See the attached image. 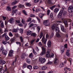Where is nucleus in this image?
<instances>
[{
  "label": "nucleus",
  "instance_id": "338daca9",
  "mask_svg": "<svg viewBox=\"0 0 73 73\" xmlns=\"http://www.w3.org/2000/svg\"><path fill=\"white\" fill-rule=\"evenodd\" d=\"M40 11H41V9H37L36 10L35 12H40Z\"/></svg>",
  "mask_w": 73,
  "mask_h": 73
},
{
  "label": "nucleus",
  "instance_id": "f704fd0d",
  "mask_svg": "<svg viewBox=\"0 0 73 73\" xmlns=\"http://www.w3.org/2000/svg\"><path fill=\"white\" fill-rule=\"evenodd\" d=\"M64 66V63H62L60 64L59 66V67L60 68H62V67H63Z\"/></svg>",
  "mask_w": 73,
  "mask_h": 73
},
{
  "label": "nucleus",
  "instance_id": "a878e982",
  "mask_svg": "<svg viewBox=\"0 0 73 73\" xmlns=\"http://www.w3.org/2000/svg\"><path fill=\"white\" fill-rule=\"evenodd\" d=\"M33 53H30L29 55V57L30 58H33Z\"/></svg>",
  "mask_w": 73,
  "mask_h": 73
},
{
  "label": "nucleus",
  "instance_id": "9b49d317",
  "mask_svg": "<svg viewBox=\"0 0 73 73\" xmlns=\"http://www.w3.org/2000/svg\"><path fill=\"white\" fill-rule=\"evenodd\" d=\"M61 30L64 32H66V30L64 28L63 26H61Z\"/></svg>",
  "mask_w": 73,
  "mask_h": 73
},
{
  "label": "nucleus",
  "instance_id": "774afa93",
  "mask_svg": "<svg viewBox=\"0 0 73 73\" xmlns=\"http://www.w3.org/2000/svg\"><path fill=\"white\" fill-rule=\"evenodd\" d=\"M71 42L72 44L73 43V38H72L70 39Z\"/></svg>",
  "mask_w": 73,
  "mask_h": 73
},
{
  "label": "nucleus",
  "instance_id": "f8f14e48",
  "mask_svg": "<svg viewBox=\"0 0 73 73\" xmlns=\"http://www.w3.org/2000/svg\"><path fill=\"white\" fill-rule=\"evenodd\" d=\"M14 19L11 18L9 20V21L10 22V23L11 24H13L14 22Z\"/></svg>",
  "mask_w": 73,
  "mask_h": 73
},
{
  "label": "nucleus",
  "instance_id": "39448f33",
  "mask_svg": "<svg viewBox=\"0 0 73 73\" xmlns=\"http://www.w3.org/2000/svg\"><path fill=\"white\" fill-rule=\"evenodd\" d=\"M43 24L45 26H49L50 25L49 21L48 20H46L44 21Z\"/></svg>",
  "mask_w": 73,
  "mask_h": 73
},
{
  "label": "nucleus",
  "instance_id": "bf43d9fd",
  "mask_svg": "<svg viewBox=\"0 0 73 73\" xmlns=\"http://www.w3.org/2000/svg\"><path fill=\"white\" fill-rule=\"evenodd\" d=\"M9 35L10 37H12L13 36V34H12L11 32L9 33Z\"/></svg>",
  "mask_w": 73,
  "mask_h": 73
},
{
  "label": "nucleus",
  "instance_id": "37998d69",
  "mask_svg": "<svg viewBox=\"0 0 73 73\" xmlns=\"http://www.w3.org/2000/svg\"><path fill=\"white\" fill-rule=\"evenodd\" d=\"M48 64H50V65H52V64H53V62H51L50 61H48L47 63V65H48Z\"/></svg>",
  "mask_w": 73,
  "mask_h": 73
},
{
  "label": "nucleus",
  "instance_id": "393cba45",
  "mask_svg": "<svg viewBox=\"0 0 73 73\" xmlns=\"http://www.w3.org/2000/svg\"><path fill=\"white\" fill-rule=\"evenodd\" d=\"M36 39H33L31 40V45H32L33 42H35V41H36Z\"/></svg>",
  "mask_w": 73,
  "mask_h": 73
},
{
  "label": "nucleus",
  "instance_id": "a211bd4d",
  "mask_svg": "<svg viewBox=\"0 0 73 73\" xmlns=\"http://www.w3.org/2000/svg\"><path fill=\"white\" fill-rule=\"evenodd\" d=\"M51 41L50 40H48V47H50V46H51Z\"/></svg>",
  "mask_w": 73,
  "mask_h": 73
},
{
  "label": "nucleus",
  "instance_id": "4d7b16f0",
  "mask_svg": "<svg viewBox=\"0 0 73 73\" xmlns=\"http://www.w3.org/2000/svg\"><path fill=\"white\" fill-rule=\"evenodd\" d=\"M50 10H48L47 11V15H49V14L50 13Z\"/></svg>",
  "mask_w": 73,
  "mask_h": 73
},
{
  "label": "nucleus",
  "instance_id": "c03bdc74",
  "mask_svg": "<svg viewBox=\"0 0 73 73\" xmlns=\"http://www.w3.org/2000/svg\"><path fill=\"white\" fill-rule=\"evenodd\" d=\"M55 7H56V5H55L51 7H50V9H51V10H52V11H53V10L54 8Z\"/></svg>",
  "mask_w": 73,
  "mask_h": 73
},
{
  "label": "nucleus",
  "instance_id": "e433bc0d",
  "mask_svg": "<svg viewBox=\"0 0 73 73\" xmlns=\"http://www.w3.org/2000/svg\"><path fill=\"white\" fill-rule=\"evenodd\" d=\"M62 21L63 23L64 24L68 23V21L64 19Z\"/></svg>",
  "mask_w": 73,
  "mask_h": 73
},
{
  "label": "nucleus",
  "instance_id": "c756f323",
  "mask_svg": "<svg viewBox=\"0 0 73 73\" xmlns=\"http://www.w3.org/2000/svg\"><path fill=\"white\" fill-rule=\"evenodd\" d=\"M63 11V16H65L66 15L67 13L66 11H64V10H62Z\"/></svg>",
  "mask_w": 73,
  "mask_h": 73
},
{
  "label": "nucleus",
  "instance_id": "6ab92c4d",
  "mask_svg": "<svg viewBox=\"0 0 73 73\" xmlns=\"http://www.w3.org/2000/svg\"><path fill=\"white\" fill-rule=\"evenodd\" d=\"M55 28H56V26L55 25V24H54L51 27V29L53 31H54Z\"/></svg>",
  "mask_w": 73,
  "mask_h": 73
},
{
  "label": "nucleus",
  "instance_id": "f03ea898",
  "mask_svg": "<svg viewBox=\"0 0 73 73\" xmlns=\"http://www.w3.org/2000/svg\"><path fill=\"white\" fill-rule=\"evenodd\" d=\"M41 48L42 51L40 53V54L41 56H43V55H44L46 53V50L43 46Z\"/></svg>",
  "mask_w": 73,
  "mask_h": 73
},
{
  "label": "nucleus",
  "instance_id": "680f3d73",
  "mask_svg": "<svg viewBox=\"0 0 73 73\" xmlns=\"http://www.w3.org/2000/svg\"><path fill=\"white\" fill-rule=\"evenodd\" d=\"M37 29H38V32H40V26H38Z\"/></svg>",
  "mask_w": 73,
  "mask_h": 73
},
{
  "label": "nucleus",
  "instance_id": "3c124183",
  "mask_svg": "<svg viewBox=\"0 0 73 73\" xmlns=\"http://www.w3.org/2000/svg\"><path fill=\"white\" fill-rule=\"evenodd\" d=\"M38 46H39L40 47H41L42 46V43H41V42H39V43L38 44Z\"/></svg>",
  "mask_w": 73,
  "mask_h": 73
},
{
  "label": "nucleus",
  "instance_id": "8fccbe9b",
  "mask_svg": "<svg viewBox=\"0 0 73 73\" xmlns=\"http://www.w3.org/2000/svg\"><path fill=\"white\" fill-rule=\"evenodd\" d=\"M14 41H15V39H14L13 38H12L11 39H10L11 43H13Z\"/></svg>",
  "mask_w": 73,
  "mask_h": 73
},
{
  "label": "nucleus",
  "instance_id": "412c9836",
  "mask_svg": "<svg viewBox=\"0 0 73 73\" xmlns=\"http://www.w3.org/2000/svg\"><path fill=\"white\" fill-rule=\"evenodd\" d=\"M7 42H7V40H4L2 42L3 44H4L5 45V44H7Z\"/></svg>",
  "mask_w": 73,
  "mask_h": 73
},
{
  "label": "nucleus",
  "instance_id": "cd10ccee",
  "mask_svg": "<svg viewBox=\"0 0 73 73\" xmlns=\"http://www.w3.org/2000/svg\"><path fill=\"white\" fill-rule=\"evenodd\" d=\"M6 9L7 10V11H11V8H10V7L9 6L7 7Z\"/></svg>",
  "mask_w": 73,
  "mask_h": 73
},
{
  "label": "nucleus",
  "instance_id": "2eb2a0df",
  "mask_svg": "<svg viewBox=\"0 0 73 73\" xmlns=\"http://www.w3.org/2000/svg\"><path fill=\"white\" fill-rule=\"evenodd\" d=\"M27 68L30 70H31L32 69V66L31 65H27Z\"/></svg>",
  "mask_w": 73,
  "mask_h": 73
},
{
  "label": "nucleus",
  "instance_id": "c9c22d12",
  "mask_svg": "<svg viewBox=\"0 0 73 73\" xmlns=\"http://www.w3.org/2000/svg\"><path fill=\"white\" fill-rule=\"evenodd\" d=\"M5 63H6L5 61H4V60H3L2 59L1 64L3 65V64H5Z\"/></svg>",
  "mask_w": 73,
  "mask_h": 73
},
{
  "label": "nucleus",
  "instance_id": "6e6d98bb",
  "mask_svg": "<svg viewBox=\"0 0 73 73\" xmlns=\"http://www.w3.org/2000/svg\"><path fill=\"white\" fill-rule=\"evenodd\" d=\"M20 38L21 40V42H23V37L22 36L20 37Z\"/></svg>",
  "mask_w": 73,
  "mask_h": 73
},
{
  "label": "nucleus",
  "instance_id": "49530a36",
  "mask_svg": "<svg viewBox=\"0 0 73 73\" xmlns=\"http://www.w3.org/2000/svg\"><path fill=\"white\" fill-rule=\"evenodd\" d=\"M15 21L16 24H20V21L19 20H16Z\"/></svg>",
  "mask_w": 73,
  "mask_h": 73
},
{
  "label": "nucleus",
  "instance_id": "aec40b11",
  "mask_svg": "<svg viewBox=\"0 0 73 73\" xmlns=\"http://www.w3.org/2000/svg\"><path fill=\"white\" fill-rule=\"evenodd\" d=\"M44 15V14H42V13H40L39 15V16L41 18V19H42V17Z\"/></svg>",
  "mask_w": 73,
  "mask_h": 73
},
{
  "label": "nucleus",
  "instance_id": "603ef678",
  "mask_svg": "<svg viewBox=\"0 0 73 73\" xmlns=\"http://www.w3.org/2000/svg\"><path fill=\"white\" fill-rule=\"evenodd\" d=\"M33 53L34 54H37V52L35 51V49H33Z\"/></svg>",
  "mask_w": 73,
  "mask_h": 73
},
{
  "label": "nucleus",
  "instance_id": "423d86ee",
  "mask_svg": "<svg viewBox=\"0 0 73 73\" xmlns=\"http://www.w3.org/2000/svg\"><path fill=\"white\" fill-rule=\"evenodd\" d=\"M47 41V38H46L45 39V36H43L42 38V41L43 43H44L45 45H46V43Z\"/></svg>",
  "mask_w": 73,
  "mask_h": 73
},
{
  "label": "nucleus",
  "instance_id": "dca6fc26",
  "mask_svg": "<svg viewBox=\"0 0 73 73\" xmlns=\"http://www.w3.org/2000/svg\"><path fill=\"white\" fill-rule=\"evenodd\" d=\"M27 66L28 65L27 64L24 63L22 66L23 68V69H24V68H27Z\"/></svg>",
  "mask_w": 73,
  "mask_h": 73
},
{
  "label": "nucleus",
  "instance_id": "4468645a",
  "mask_svg": "<svg viewBox=\"0 0 73 73\" xmlns=\"http://www.w3.org/2000/svg\"><path fill=\"white\" fill-rule=\"evenodd\" d=\"M32 33V31H31L29 30L27 32V35H28V36H29V35H31V34Z\"/></svg>",
  "mask_w": 73,
  "mask_h": 73
},
{
  "label": "nucleus",
  "instance_id": "0e129e2a",
  "mask_svg": "<svg viewBox=\"0 0 73 73\" xmlns=\"http://www.w3.org/2000/svg\"><path fill=\"white\" fill-rule=\"evenodd\" d=\"M66 69H67V70H70V69L68 68H67V67H65L64 69V70H65Z\"/></svg>",
  "mask_w": 73,
  "mask_h": 73
},
{
  "label": "nucleus",
  "instance_id": "7c9ffc66",
  "mask_svg": "<svg viewBox=\"0 0 73 73\" xmlns=\"http://www.w3.org/2000/svg\"><path fill=\"white\" fill-rule=\"evenodd\" d=\"M72 1V0H65L64 1L66 3H67L68 2H69V1ZM72 4H73V0H72Z\"/></svg>",
  "mask_w": 73,
  "mask_h": 73
},
{
  "label": "nucleus",
  "instance_id": "69168bd1",
  "mask_svg": "<svg viewBox=\"0 0 73 73\" xmlns=\"http://www.w3.org/2000/svg\"><path fill=\"white\" fill-rule=\"evenodd\" d=\"M53 36H54V33H51V35L50 36V38H51L52 37H53Z\"/></svg>",
  "mask_w": 73,
  "mask_h": 73
},
{
  "label": "nucleus",
  "instance_id": "ea45409f",
  "mask_svg": "<svg viewBox=\"0 0 73 73\" xmlns=\"http://www.w3.org/2000/svg\"><path fill=\"white\" fill-rule=\"evenodd\" d=\"M42 36H43V33L42 32L41 33L40 35L39 36L40 38H41L42 37Z\"/></svg>",
  "mask_w": 73,
  "mask_h": 73
},
{
  "label": "nucleus",
  "instance_id": "052dcab7",
  "mask_svg": "<svg viewBox=\"0 0 73 73\" xmlns=\"http://www.w3.org/2000/svg\"><path fill=\"white\" fill-rule=\"evenodd\" d=\"M19 8H23V7H24V6L21 4H20L19 5Z\"/></svg>",
  "mask_w": 73,
  "mask_h": 73
},
{
  "label": "nucleus",
  "instance_id": "473e14b6",
  "mask_svg": "<svg viewBox=\"0 0 73 73\" xmlns=\"http://www.w3.org/2000/svg\"><path fill=\"white\" fill-rule=\"evenodd\" d=\"M5 40H9V38L8 36L7 35L5 37Z\"/></svg>",
  "mask_w": 73,
  "mask_h": 73
},
{
  "label": "nucleus",
  "instance_id": "c85d7f7f",
  "mask_svg": "<svg viewBox=\"0 0 73 73\" xmlns=\"http://www.w3.org/2000/svg\"><path fill=\"white\" fill-rule=\"evenodd\" d=\"M7 2H3L1 3V6H4V5H5V4H7Z\"/></svg>",
  "mask_w": 73,
  "mask_h": 73
},
{
  "label": "nucleus",
  "instance_id": "5701e85b",
  "mask_svg": "<svg viewBox=\"0 0 73 73\" xmlns=\"http://www.w3.org/2000/svg\"><path fill=\"white\" fill-rule=\"evenodd\" d=\"M4 50V48L3 47H1L0 49V53Z\"/></svg>",
  "mask_w": 73,
  "mask_h": 73
},
{
  "label": "nucleus",
  "instance_id": "4be33fe9",
  "mask_svg": "<svg viewBox=\"0 0 73 73\" xmlns=\"http://www.w3.org/2000/svg\"><path fill=\"white\" fill-rule=\"evenodd\" d=\"M21 58L22 60H24L25 58V54H23L21 56Z\"/></svg>",
  "mask_w": 73,
  "mask_h": 73
},
{
  "label": "nucleus",
  "instance_id": "2f4dec72",
  "mask_svg": "<svg viewBox=\"0 0 73 73\" xmlns=\"http://www.w3.org/2000/svg\"><path fill=\"white\" fill-rule=\"evenodd\" d=\"M38 68H39V67L37 66H33L34 69H37Z\"/></svg>",
  "mask_w": 73,
  "mask_h": 73
},
{
  "label": "nucleus",
  "instance_id": "0eeeda50",
  "mask_svg": "<svg viewBox=\"0 0 73 73\" xmlns=\"http://www.w3.org/2000/svg\"><path fill=\"white\" fill-rule=\"evenodd\" d=\"M63 12V10H61L59 12L58 15V18H60L62 17V13Z\"/></svg>",
  "mask_w": 73,
  "mask_h": 73
},
{
  "label": "nucleus",
  "instance_id": "b1692460",
  "mask_svg": "<svg viewBox=\"0 0 73 73\" xmlns=\"http://www.w3.org/2000/svg\"><path fill=\"white\" fill-rule=\"evenodd\" d=\"M1 52L3 54H4V55H7V51H5L4 50Z\"/></svg>",
  "mask_w": 73,
  "mask_h": 73
},
{
  "label": "nucleus",
  "instance_id": "79ce46f5",
  "mask_svg": "<svg viewBox=\"0 0 73 73\" xmlns=\"http://www.w3.org/2000/svg\"><path fill=\"white\" fill-rule=\"evenodd\" d=\"M7 36V33H5L2 35L3 37H5Z\"/></svg>",
  "mask_w": 73,
  "mask_h": 73
},
{
  "label": "nucleus",
  "instance_id": "ddd939ff",
  "mask_svg": "<svg viewBox=\"0 0 73 73\" xmlns=\"http://www.w3.org/2000/svg\"><path fill=\"white\" fill-rule=\"evenodd\" d=\"M55 31L57 33H60V31L59 30V29H58V27H56L55 29Z\"/></svg>",
  "mask_w": 73,
  "mask_h": 73
},
{
  "label": "nucleus",
  "instance_id": "5fc2aeb1",
  "mask_svg": "<svg viewBox=\"0 0 73 73\" xmlns=\"http://www.w3.org/2000/svg\"><path fill=\"white\" fill-rule=\"evenodd\" d=\"M5 73V70H4L3 69L1 70L0 71V73Z\"/></svg>",
  "mask_w": 73,
  "mask_h": 73
},
{
  "label": "nucleus",
  "instance_id": "72a5a7b5",
  "mask_svg": "<svg viewBox=\"0 0 73 73\" xmlns=\"http://www.w3.org/2000/svg\"><path fill=\"white\" fill-rule=\"evenodd\" d=\"M46 69V66H44L42 67L41 68V70H45V69Z\"/></svg>",
  "mask_w": 73,
  "mask_h": 73
},
{
  "label": "nucleus",
  "instance_id": "de8ad7c7",
  "mask_svg": "<svg viewBox=\"0 0 73 73\" xmlns=\"http://www.w3.org/2000/svg\"><path fill=\"white\" fill-rule=\"evenodd\" d=\"M56 36L57 37H61V35H60V34H58V33H56Z\"/></svg>",
  "mask_w": 73,
  "mask_h": 73
},
{
  "label": "nucleus",
  "instance_id": "e2e57ef3",
  "mask_svg": "<svg viewBox=\"0 0 73 73\" xmlns=\"http://www.w3.org/2000/svg\"><path fill=\"white\" fill-rule=\"evenodd\" d=\"M31 36H34V37H35V36H36V33H33L31 34Z\"/></svg>",
  "mask_w": 73,
  "mask_h": 73
},
{
  "label": "nucleus",
  "instance_id": "4c0bfd02",
  "mask_svg": "<svg viewBox=\"0 0 73 73\" xmlns=\"http://www.w3.org/2000/svg\"><path fill=\"white\" fill-rule=\"evenodd\" d=\"M58 11V9L57 8H56L54 10V13H57Z\"/></svg>",
  "mask_w": 73,
  "mask_h": 73
},
{
  "label": "nucleus",
  "instance_id": "864d4df0",
  "mask_svg": "<svg viewBox=\"0 0 73 73\" xmlns=\"http://www.w3.org/2000/svg\"><path fill=\"white\" fill-rule=\"evenodd\" d=\"M13 32H15V33H16V32H17V31L16 29H14L13 30Z\"/></svg>",
  "mask_w": 73,
  "mask_h": 73
},
{
  "label": "nucleus",
  "instance_id": "f257e3e1",
  "mask_svg": "<svg viewBox=\"0 0 73 73\" xmlns=\"http://www.w3.org/2000/svg\"><path fill=\"white\" fill-rule=\"evenodd\" d=\"M50 50H48L47 52L46 53V56L47 57H52L53 58V57H54V54L53 53H52L50 55Z\"/></svg>",
  "mask_w": 73,
  "mask_h": 73
},
{
  "label": "nucleus",
  "instance_id": "6e6552de",
  "mask_svg": "<svg viewBox=\"0 0 73 73\" xmlns=\"http://www.w3.org/2000/svg\"><path fill=\"white\" fill-rule=\"evenodd\" d=\"M17 7V6H15L13 7L12 9H13L12 12L13 13H16V12H17V9H16L15 10H14V9H15V8H16Z\"/></svg>",
  "mask_w": 73,
  "mask_h": 73
},
{
  "label": "nucleus",
  "instance_id": "f3484780",
  "mask_svg": "<svg viewBox=\"0 0 73 73\" xmlns=\"http://www.w3.org/2000/svg\"><path fill=\"white\" fill-rule=\"evenodd\" d=\"M69 51H70V50H68L66 52V54L67 56L68 57L70 56V53H69Z\"/></svg>",
  "mask_w": 73,
  "mask_h": 73
},
{
  "label": "nucleus",
  "instance_id": "bb28decb",
  "mask_svg": "<svg viewBox=\"0 0 73 73\" xmlns=\"http://www.w3.org/2000/svg\"><path fill=\"white\" fill-rule=\"evenodd\" d=\"M26 62L28 64H31V60L29 59H26Z\"/></svg>",
  "mask_w": 73,
  "mask_h": 73
},
{
  "label": "nucleus",
  "instance_id": "20e7f679",
  "mask_svg": "<svg viewBox=\"0 0 73 73\" xmlns=\"http://www.w3.org/2000/svg\"><path fill=\"white\" fill-rule=\"evenodd\" d=\"M68 11L70 13L73 12V5H72L68 7Z\"/></svg>",
  "mask_w": 73,
  "mask_h": 73
},
{
  "label": "nucleus",
  "instance_id": "58836bf2",
  "mask_svg": "<svg viewBox=\"0 0 73 73\" xmlns=\"http://www.w3.org/2000/svg\"><path fill=\"white\" fill-rule=\"evenodd\" d=\"M26 5H27V6H28V7H31V4H30L29 3H26Z\"/></svg>",
  "mask_w": 73,
  "mask_h": 73
},
{
  "label": "nucleus",
  "instance_id": "1a4fd4ad",
  "mask_svg": "<svg viewBox=\"0 0 73 73\" xmlns=\"http://www.w3.org/2000/svg\"><path fill=\"white\" fill-rule=\"evenodd\" d=\"M13 50H10L9 52L8 56H9L10 57H12V56H13Z\"/></svg>",
  "mask_w": 73,
  "mask_h": 73
},
{
  "label": "nucleus",
  "instance_id": "9d476101",
  "mask_svg": "<svg viewBox=\"0 0 73 73\" xmlns=\"http://www.w3.org/2000/svg\"><path fill=\"white\" fill-rule=\"evenodd\" d=\"M58 59L56 57L54 62V64L55 65H57L58 64Z\"/></svg>",
  "mask_w": 73,
  "mask_h": 73
},
{
  "label": "nucleus",
  "instance_id": "13d9d810",
  "mask_svg": "<svg viewBox=\"0 0 73 73\" xmlns=\"http://www.w3.org/2000/svg\"><path fill=\"white\" fill-rule=\"evenodd\" d=\"M32 20V19L31 18H29L27 21V22H30Z\"/></svg>",
  "mask_w": 73,
  "mask_h": 73
},
{
  "label": "nucleus",
  "instance_id": "09e8293b",
  "mask_svg": "<svg viewBox=\"0 0 73 73\" xmlns=\"http://www.w3.org/2000/svg\"><path fill=\"white\" fill-rule=\"evenodd\" d=\"M22 12L23 13H24V14L25 15H27V13L26 11H25V10H23Z\"/></svg>",
  "mask_w": 73,
  "mask_h": 73
},
{
  "label": "nucleus",
  "instance_id": "a19ab883",
  "mask_svg": "<svg viewBox=\"0 0 73 73\" xmlns=\"http://www.w3.org/2000/svg\"><path fill=\"white\" fill-rule=\"evenodd\" d=\"M48 2V4H51L52 3L51 0H46V2Z\"/></svg>",
  "mask_w": 73,
  "mask_h": 73
},
{
  "label": "nucleus",
  "instance_id": "a18cd8bd",
  "mask_svg": "<svg viewBox=\"0 0 73 73\" xmlns=\"http://www.w3.org/2000/svg\"><path fill=\"white\" fill-rule=\"evenodd\" d=\"M1 28H4V23L3 22L1 23Z\"/></svg>",
  "mask_w": 73,
  "mask_h": 73
},
{
  "label": "nucleus",
  "instance_id": "7ed1b4c3",
  "mask_svg": "<svg viewBox=\"0 0 73 73\" xmlns=\"http://www.w3.org/2000/svg\"><path fill=\"white\" fill-rule=\"evenodd\" d=\"M46 60L44 58H42L41 57H40L39 58V62H40L42 63V64H43L45 62Z\"/></svg>",
  "mask_w": 73,
  "mask_h": 73
}]
</instances>
